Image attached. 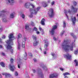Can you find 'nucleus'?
Here are the masks:
<instances>
[{
  "label": "nucleus",
  "instance_id": "obj_2",
  "mask_svg": "<svg viewBox=\"0 0 78 78\" xmlns=\"http://www.w3.org/2000/svg\"><path fill=\"white\" fill-rule=\"evenodd\" d=\"M13 34H10L9 35L8 37L9 38V40H7L6 42L7 44L8 45L6 46L7 49H11L12 48V47L11 45H13L12 43V41L14 40V39H16V38L13 36Z\"/></svg>",
  "mask_w": 78,
  "mask_h": 78
},
{
  "label": "nucleus",
  "instance_id": "obj_9",
  "mask_svg": "<svg viewBox=\"0 0 78 78\" xmlns=\"http://www.w3.org/2000/svg\"><path fill=\"white\" fill-rule=\"evenodd\" d=\"M56 28H57V26L56 25H54L52 27V30L51 32L52 34H53V33H54V32L55 31V30H56Z\"/></svg>",
  "mask_w": 78,
  "mask_h": 78
},
{
  "label": "nucleus",
  "instance_id": "obj_23",
  "mask_svg": "<svg viewBox=\"0 0 78 78\" xmlns=\"http://www.w3.org/2000/svg\"><path fill=\"white\" fill-rule=\"evenodd\" d=\"M0 65L2 66V67H5V63H4L2 62L0 63Z\"/></svg>",
  "mask_w": 78,
  "mask_h": 78
},
{
  "label": "nucleus",
  "instance_id": "obj_63",
  "mask_svg": "<svg viewBox=\"0 0 78 78\" xmlns=\"http://www.w3.org/2000/svg\"><path fill=\"white\" fill-rule=\"evenodd\" d=\"M48 3H49V1H48Z\"/></svg>",
  "mask_w": 78,
  "mask_h": 78
},
{
  "label": "nucleus",
  "instance_id": "obj_55",
  "mask_svg": "<svg viewBox=\"0 0 78 78\" xmlns=\"http://www.w3.org/2000/svg\"><path fill=\"white\" fill-rule=\"evenodd\" d=\"M33 60H34V62H36V59L34 58V59H33Z\"/></svg>",
  "mask_w": 78,
  "mask_h": 78
},
{
  "label": "nucleus",
  "instance_id": "obj_18",
  "mask_svg": "<svg viewBox=\"0 0 78 78\" xmlns=\"http://www.w3.org/2000/svg\"><path fill=\"white\" fill-rule=\"evenodd\" d=\"M45 19H43L41 21L40 23L42 25H45Z\"/></svg>",
  "mask_w": 78,
  "mask_h": 78
},
{
  "label": "nucleus",
  "instance_id": "obj_44",
  "mask_svg": "<svg viewBox=\"0 0 78 78\" xmlns=\"http://www.w3.org/2000/svg\"><path fill=\"white\" fill-rule=\"evenodd\" d=\"M41 31V34H44V30H42Z\"/></svg>",
  "mask_w": 78,
  "mask_h": 78
},
{
  "label": "nucleus",
  "instance_id": "obj_33",
  "mask_svg": "<svg viewBox=\"0 0 78 78\" xmlns=\"http://www.w3.org/2000/svg\"><path fill=\"white\" fill-rule=\"evenodd\" d=\"M44 47L46 50H47V45L45 44L44 46Z\"/></svg>",
  "mask_w": 78,
  "mask_h": 78
},
{
  "label": "nucleus",
  "instance_id": "obj_46",
  "mask_svg": "<svg viewBox=\"0 0 78 78\" xmlns=\"http://www.w3.org/2000/svg\"><path fill=\"white\" fill-rule=\"evenodd\" d=\"M2 37V39H5V36L3 35Z\"/></svg>",
  "mask_w": 78,
  "mask_h": 78
},
{
  "label": "nucleus",
  "instance_id": "obj_51",
  "mask_svg": "<svg viewBox=\"0 0 78 78\" xmlns=\"http://www.w3.org/2000/svg\"><path fill=\"white\" fill-rule=\"evenodd\" d=\"M20 64H18V68H20Z\"/></svg>",
  "mask_w": 78,
  "mask_h": 78
},
{
  "label": "nucleus",
  "instance_id": "obj_60",
  "mask_svg": "<svg viewBox=\"0 0 78 78\" xmlns=\"http://www.w3.org/2000/svg\"><path fill=\"white\" fill-rule=\"evenodd\" d=\"M40 49L41 51H42V49L41 48H40Z\"/></svg>",
  "mask_w": 78,
  "mask_h": 78
},
{
  "label": "nucleus",
  "instance_id": "obj_24",
  "mask_svg": "<svg viewBox=\"0 0 78 78\" xmlns=\"http://www.w3.org/2000/svg\"><path fill=\"white\" fill-rule=\"evenodd\" d=\"M8 20H7V19L6 18H4L3 19V22H7Z\"/></svg>",
  "mask_w": 78,
  "mask_h": 78
},
{
  "label": "nucleus",
  "instance_id": "obj_1",
  "mask_svg": "<svg viewBox=\"0 0 78 78\" xmlns=\"http://www.w3.org/2000/svg\"><path fill=\"white\" fill-rule=\"evenodd\" d=\"M62 47L64 50L66 52H68L69 51H72L73 47H75V44L74 43L70 44L67 43V41L64 40L62 44Z\"/></svg>",
  "mask_w": 78,
  "mask_h": 78
},
{
  "label": "nucleus",
  "instance_id": "obj_30",
  "mask_svg": "<svg viewBox=\"0 0 78 78\" xmlns=\"http://www.w3.org/2000/svg\"><path fill=\"white\" fill-rule=\"evenodd\" d=\"M32 37L33 38V39H34V40H35V41H36V38L37 37H36V36H32Z\"/></svg>",
  "mask_w": 78,
  "mask_h": 78
},
{
  "label": "nucleus",
  "instance_id": "obj_5",
  "mask_svg": "<svg viewBox=\"0 0 78 78\" xmlns=\"http://www.w3.org/2000/svg\"><path fill=\"white\" fill-rule=\"evenodd\" d=\"M30 5L32 8H34L35 7L34 5L32 4H31L30 2H28L26 3L24 5V6L26 8H30Z\"/></svg>",
  "mask_w": 78,
  "mask_h": 78
},
{
  "label": "nucleus",
  "instance_id": "obj_7",
  "mask_svg": "<svg viewBox=\"0 0 78 78\" xmlns=\"http://www.w3.org/2000/svg\"><path fill=\"white\" fill-rule=\"evenodd\" d=\"M14 0H8L7 1V4L8 5H14Z\"/></svg>",
  "mask_w": 78,
  "mask_h": 78
},
{
  "label": "nucleus",
  "instance_id": "obj_50",
  "mask_svg": "<svg viewBox=\"0 0 78 78\" xmlns=\"http://www.w3.org/2000/svg\"><path fill=\"white\" fill-rule=\"evenodd\" d=\"M51 55L52 56H55V54H54V53H51Z\"/></svg>",
  "mask_w": 78,
  "mask_h": 78
},
{
  "label": "nucleus",
  "instance_id": "obj_47",
  "mask_svg": "<svg viewBox=\"0 0 78 78\" xmlns=\"http://www.w3.org/2000/svg\"><path fill=\"white\" fill-rule=\"evenodd\" d=\"M39 29L41 31H42V30H43L42 29V28H41V27H39Z\"/></svg>",
  "mask_w": 78,
  "mask_h": 78
},
{
  "label": "nucleus",
  "instance_id": "obj_14",
  "mask_svg": "<svg viewBox=\"0 0 78 78\" xmlns=\"http://www.w3.org/2000/svg\"><path fill=\"white\" fill-rule=\"evenodd\" d=\"M64 56L67 58L68 60H70L71 59V55H69V54H68L67 55H64Z\"/></svg>",
  "mask_w": 78,
  "mask_h": 78
},
{
  "label": "nucleus",
  "instance_id": "obj_32",
  "mask_svg": "<svg viewBox=\"0 0 78 78\" xmlns=\"http://www.w3.org/2000/svg\"><path fill=\"white\" fill-rule=\"evenodd\" d=\"M10 61L11 64H13V62H14V60L13 59L11 58V59H10Z\"/></svg>",
  "mask_w": 78,
  "mask_h": 78
},
{
  "label": "nucleus",
  "instance_id": "obj_57",
  "mask_svg": "<svg viewBox=\"0 0 78 78\" xmlns=\"http://www.w3.org/2000/svg\"><path fill=\"white\" fill-rule=\"evenodd\" d=\"M2 45H0V48H2Z\"/></svg>",
  "mask_w": 78,
  "mask_h": 78
},
{
  "label": "nucleus",
  "instance_id": "obj_13",
  "mask_svg": "<svg viewBox=\"0 0 78 78\" xmlns=\"http://www.w3.org/2000/svg\"><path fill=\"white\" fill-rule=\"evenodd\" d=\"M71 19L72 20V22L73 25H74L75 23V22H76V20L75 16H73L71 17Z\"/></svg>",
  "mask_w": 78,
  "mask_h": 78
},
{
  "label": "nucleus",
  "instance_id": "obj_31",
  "mask_svg": "<svg viewBox=\"0 0 78 78\" xmlns=\"http://www.w3.org/2000/svg\"><path fill=\"white\" fill-rule=\"evenodd\" d=\"M23 19H24L25 18V15L23 14H22L20 15Z\"/></svg>",
  "mask_w": 78,
  "mask_h": 78
},
{
  "label": "nucleus",
  "instance_id": "obj_48",
  "mask_svg": "<svg viewBox=\"0 0 78 78\" xmlns=\"http://www.w3.org/2000/svg\"><path fill=\"white\" fill-rule=\"evenodd\" d=\"M60 70H61L62 71H63V70H64V69L62 68H60Z\"/></svg>",
  "mask_w": 78,
  "mask_h": 78
},
{
  "label": "nucleus",
  "instance_id": "obj_34",
  "mask_svg": "<svg viewBox=\"0 0 78 78\" xmlns=\"http://www.w3.org/2000/svg\"><path fill=\"white\" fill-rule=\"evenodd\" d=\"M15 76H17L18 75V73L17 72H16L15 73Z\"/></svg>",
  "mask_w": 78,
  "mask_h": 78
},
{
  "label": "nucleus",
  "instance_id": "obj_56",
  "mask_svg": "<svg viewBox=\"0 0 78 78\" xmlns=\"http://www.w3.org/2000/svg\"><path fill=\"white\" fill-rule=\"evenodd\" d=\"M71 36H73V34L71 33Z\"/></svg>",
  "mask_w": 78,
  "mask_h": 78
},
{
  "label": "nucleus",
  "instance_id": "obj_61",
  "mask_svg": "<svg viewBox=\"0 0 78 78\" xmlns=\"http://www.w3.org/2000/svg\"><path fill=\"white\" fill-rule=\"evenodd\" d=\"M31 76H33V74H31Z\"/></svg>",
  "mask_w": 78,
  "mask_h": 78
},
{
  "label": "nucleus",
  "instance_id": "obj_42",
  "mask_svg": "<svg viewBox=\"0 0 78 78\" xmlns=\"http://www.w3.org/2000/svg\"><path fill=\"white\" fill-rule=\"evenodd\" d=\"M2 55H3V56H5V53L2 52Z\"/></svg>",
  "mask_w": 78,
  "mask_h": 78
},
{
  "label": "nucleus",
  "instance_id": "obj_64",
  "mask_svg": "<svg viewBox=\"0 0 78 78\" xmlns=\"http://www.w3.org/2000/svg\"><path fill=\"white\" fill-rule=\"evenodd\" d=\"M77 16H78V14L77 15Z\"/></svg>",
  "mask_w": 78,
  "mask_h": 78
},
{
  "label": "nucleus",
  "instance_id": "obj_53",
  "mask_svg": "<svg viewBox=\"0 0 78 78\" xmlns=\"http://www.w3.org/2000/svg\"><path fill=\"white\" fill-rule=\"evenodd\" d=\"M33 73H35L36 72V70L34 69H33Z\"/></svg>",
  "mask_w": 78,
  "mask_h": 78
},
{
  "label": "nucleus",
  "instance_id": "obj_3",
  "mask_svg": "<svg viewBox=\"0 0 78 78\" xmlns=\"http://www.w3.org/2000/svg\"><path fill=\"white\" fill-rule=\"evenodd\" d=\"M71 9H72L71 11H70V10H69L68 11V12L66 10H64V12L65 13L68 19V16H67V14H68V13H69V14H72V13H76V12H77V11H78V9H76L73 7V6H72L71 7Z\"/></svg>",
  "mask_w": 78,
  "mask_h": 78
},
{
  "label": "nucleus",
  "instance_id": "obj_41",
  "mask_svg": "<svg viewBox=\"0 0 78 78\" xmlns=\"http://www.w3.org/2000/svg\"><path fill=\"white\" fill-rule=\"evenodd\" d=\"M10 51H11V53H13V49H10Z\"/></svg>",
  "mask_w": 78,
  "mask_h": 78
},
{
  "label": "nucleus",
  "instance_id": "obj_40",
  "mask_svg": "<svg viewBox=\"0 0 78 78\" xmlns=\"http://www.w3.org/2000/svg\"><path fill=\"white\" fill-rule=\"evenodd\" d=\"M0 32H1L2 31V26H0Z\"/></svg>",
  "mask_w": 78,
  "mask_h": 78
},
{
  "label": "nucleus",
  "instance_id": "obj_15",
  "mask_svg": "<svg viewBox=\"0 0 78 78\" xmlns=\"http://www.w3.org/2000/svg\"><path fill=\"white\" fill-rule=\"evenodd\" d=\"M2 75H5V78H8V77L11 76V75L7 73H2Z\"/></svg>",
  "mask_w": 78,
  "mask_h": 78
},
{
  "label": "nucleus",
  "instance_id": "obj_38",
  "mask_svg": "<svg viewBox=\"0 0 78 78\" xmlns=\"http://www.w3.org/2000/svg\"><path fill=\"white\" fill-rule=\"evenodd\" d=\"M78 53V50H76V51H75L74 52V54L75 55H76Z\"/></svg>",
  "mask_w": 78,
  "mask_h": 78
},
{
  "label": "nucleus",
  "instance_id": "obj_8",
  "mask_svg": "<svg viewBox=\"0 0 78 78\" xmlns=\"http://www.w3.org/2000/svg\"><path fill=\"white\" fill-rule=\"evenodd\" d=\"M38 76H40V77H41V78H42V77L44 76V75H43V74H42V71H41V69H38Z\"/></svg>",
  "mask_w": 78,
  "mask_h": 78
},
{
  "label": "nucleus",
  "instance_id": "obj_36",
  "mask_svg": "<svg viewBox=\"0 0 78 78\" xmlns=\"http://www.w3.org/2000/svg\"><path fill=\"white\" fill-rule=\"evenodd\" d=\"M64 33V31H62L60 34V35L62 36V35Z\"/></svg>",
  "mask_w": 78,
  "mask_h": 78
},
{
  "label": "nucleus",
  "instance_id": "obj_20",
  "mask_svg": "<svg viewBox=\"0 0 78 78\" xmlns=\"http://www.w3.org/2000/svg\"><path fill=\"white\" fill-rule=\"evenodd\" d=\"M42 4L44 7H47L48 6V5L47 4V3L45 2H43Z\"/></svg>",
  "mask_w": 78,
  "mask_h": 78
},
{
  "label": "nucleus",
  "instance_id": "obj_21",
  "mask_svg": "<svg viewBox=\"0 0 78 78\" xmlns=\"http://www.w3.org/2000/svg\"><path fill=\"white\" fill-rule=\"evenodd\" d=\"M22 37V34H19L18 35V37H17V40H19L20 38H21Z\"/></svg>",
  "mask_w": 78,
  "mask_h": 78
},
{
  "label": "nucleus",
  "instance_id": "obj_29",
  "mask_svg": "<svg viewBox=\"0 0 78 78\" xmlns=\"http://www.w3.org/2000/svg\"><path fill=\"white\" fill-rule=\"evenodd\" d=\"M63 27L64 28H65L66 27V22L65 21H63Z\"/></svg>",
  "mask_w": 78,
  "mask_h": 78
},
{
  "label": "nucleus",
  "instance_id": "obj_39",
  "mask_svg": "<svg viewBox=\"0 0 78 78\" xmlns=\"http://www.w3.org/2000/svg\"><path fill=\"white\" fill-rule=\"evenodd\" d=\"M31 25H32V26H34V23L33 22H31Z\"/></svg>",
  "mask_w": 78,
  "mask_h": 78
},
{
  "label": "nucleus",
  "instance_id": "obj_49",
  "mask_svg": "<svg viewBox=\"0 0 78 78\" xmlns=\"http://www.w3.org/2000/svg\"><path fill=\"white\" fill-rule=\"evenodd\" d=\"M36 33L37 34H39V33H40L39 32V31H37Z\"/></svg>",
  "mask_w": 78,
  "mask_h": 78
},
{
  "label": "nucleus",
  "instance_id": "obj_28",
  "mask_svg": "<svg viewBox=\"0 0 78 78\" xmlns=\"http://www.w3.org/2000/svg\"><path fill=\"white\" fill-rule=\"evenodd\" d=\"M20 44H18V50H20Z\"/></svg>",
  "mask_w": 78,
  "mask_h": 78
},
{
  "label": "nucleus",
  "instance_id": "obj_10",
  "mask_svg": "<svg viewBox=\"0 0 78 78\" xmlns=\"http://www.w3.org/2000/svg\"><path fill=\"white\" fill-rule=\"evenodd\" d=\"M27 41V38L24 37L23 40V41L22 43V46L23 48H25V43L24 41Z\"/></svg>",
  "mask_w": 78,
  "mask_h": 78
},
{
  "label": "nucleus",
  "instance_id": "obj_43",
  "mask_svg": "<svg viewBox=\"0 0 78 78\" xmlns=\"http://www.w3.org/2000/svg\"><path fill=\"white\" fill-rule=\"evenodd\" d=\"M42 68L43 69H44V70L47 69V68L45 67V66H44L43 67H42Z\"/></svg>",
  "mask_w": 78,
  "mask_h": 78
},
{
  "label": "nucleus",
  "instance_id": "obj_17",
  "mask_svg": "<svg viewBox=\"0 0 78 78\" xmlns=\"http://www.w3.org/2000/svg\"><path fill=\"white\" fill-rule=\"evenodd\" d=\"M15 14V13L14 12H13L11 13L10 15V18L13 19L14 17V15Z\"/></svg>",
  "mask_w": 78,
  "mask_h": 78
},
{
  "label": "nucleus",
  "instance_id": "obj_45",
  "mask_svg": "<svg viewBox=\"0 0 78 78\" xmlns=\"http://www.w3.org/2000/svg\"><path fill=\"white\" fill-rule=\"evenodd\" d=\"M25 58H26V57H27V53L26 52H25Z\"/></svg>",
  "mask_w": 78,
  "mask_h": 78
},
{
  "label": "nucleus",
  "instance_id": "obj_11",
  "mask_svg": "<svg viewBox=\"0 0 78 78\" xmlns=\"http://www.w3.org/2000/svg\"><path fill=\"white\" fill-rule=\"evenodd\" d=\"M6 12V10L4 9L0 11V17H3L4 16V13Z\"/></svg>",
  "mask_w": 78,
  "mask_h": 78
},
{
  "label": "nucleus",
  "instance_id": "obj_27",
  "mask_svg": "<svg viewBox=\"0 0 78 78\" xmlns=\"http://www.w3.org/2000/svg\"><path fill=\"white\" fill-rule=\"evenodd\" d=\"M55 1H53L52 2H51V6H53V5H55Z\"/></svg>",
  "mask_w": 78,
  "mask_h": 78
},
{
  "label": "nucleus",
  "instance_id": "obj_54",
  "mask_svg": "<svg viewBox=\"0 0 78 78\" xmlns=\"http://www.w3.org/2000/svg\"><path fill=\"white\" fill-rule=\"evenodd\" d=\"M47 53V52H46V51H44V55H46Z\"/></svg>",
  "mask_w": 78,
  "mask_h": 78
},
{
  "label": "nucleus",
  "instance_id": "obj_22",
  "mask_svg": "<svg viewBox=\"0 0 78 78\" xmlns=\"http://www.w3.org/2000/svg\"><path fill=\"white\" fill-rule=\"evenodd\" d=\"M63 75L65 76V78H68L67 76L66 75H70V74L68 73H66L63 74Z\"/></svg>",
  "mask_w": 78,
  "mask_h": 78
},
{
  "label": "nucleus",
  "instance_id": "obj_35",
  "mask_svg": "<svg viewBox=\"0 0 78 78\" xmlns=\"http://www.w3.org/2000/svg\"><path fill=\"white\" fill-rule=\"evenodd\" d=\"M28 55L30 57H32V56H33V55H32V54L31 53H29Z\"/></svg>",
  "mask_w": 78,
  "mask_h": 78
},
{
  "label": "nucleus",
  "instance_id": "obj_25",
  "mask_svg": "<svg viewBox=\"0 0 78 78\" xmlns=\"http://www.w3.org/2000/svg\"><path fill=\"white\" fill-rule=\"evenodd\" d=\"M74 62L76 63V66H77L78 65V61H76V60H75L74 61Z\"/></svg>",
  "mask_w": 78,
  "mask_h": 78
},
{
  "label": "nucleus",
  "instance_id": "obj_37",
  "mask_svg": "<svg viewBox=\"0 0 78 78\" xmlns=\"http://www.w3.org/2000/svg\"><path fill=\"white\" fill-rule=\"evenodd\" d=\"M34 31H37V28L36 27H34Z\"/></svg>",
  "mask_w": 78,
  "mask_h": 78
},
{
  "label": "nucleus",
  "instance_id": "obj_4",
  "mask_svg": "<svg viewBox=\"0 0 78 78\" xmlns=\"http://www.w3.org/2000/svg\"><path fill=\"white\" fill-rule=\"evenodd\" d=\"M39 9H40V8L39 7L35 8L34 10L33 9H30V11L31 12L30 14L31 15L30 16V17H33V15H32L33 14H37V11H38Z\"/></svg>",
  "mask_w": 78,
  "mask_h": 78
},
{
  "label": "nucleus",
  "instance_id": "obj_58",
  "mask_svg": "<svg viewBox=\"0 0 78 78\" xmlns=\"http://www.w3.org/2000/svg\"><path fill=\"white\" fill-rule=\"evenodd\" d=\"M53 39H54V40H55V41H56V38H55V37H54L53 38Z\"/></svg>",
  "mask_w": 78,
  "mask_h": 78
},
{
  "label": "nucleus",
  "instance_id": "obj_59",
  "mask_svg": "<svg viewBox=\"0 0 78 78\" xmlns=\"http://www.w3.org/2000/svg\"><path fill=\"white\" fill-rule=\"evenodd\" d=\"M2 39L0 38V42H2Z\"/></svg>",
  "mask_w": 78,
  "mask_h": 78
},
{
  "label": "nucleus",
  "instance_id": "obj_19",
  "mask_svg": "<svg viewBox=\"0 0 78 78\" xmlns=\"http://www.w3.org/2000/svg\"><path fill=\"white\" fill-rule=\"evenodd\" d=\"M38 44V42L37 41H35L33 43V45L34 46H36Z\"/></svg>",
  "mask_w": 78,
  "mask_h": 78
},
{
  "label": "nucleus",
  "instance_id": "obj_26",
  "mask_svg": "<svg viewBox=\"0 0 78 78\" xmlns=\"http://www.w3.org/2000/svg\"><path fill=\"white\" fill-rule=\"evenodd\" d=\"M25 28L26 30H28V29L29 28V26L28 25H27L25 26Z\"/></svg>",
  "mask_w": 78,
  "mask_h": 78
},
{
  "label": "nucleus",
  "instance_id": "obj_52",
  "mask_svg": "<svg viewBox=\"0 0 78 78\" xmlns=\"http://www.w3.org/2000/svg\"><path fill=\"white\" fill-rule=\"evenodd\" d=\"M73 4L74 5H76V2H73Z\"/></svg>",
  "mask_w": 78,
  "mask_h": 78
},
{
  "label": "nucleus",
  "instance_id": "obj_16",
  "mask_svg": "<svg viewBox=\"0 0 78 78\" xmlns=\"http://www.w3.org/2000/svg\"><path fill=\"white\" fill-rule=\"evenodd\" d=\"M10 70L11 71H14L16 69V66L14 65L10 66Z\"/></svg>",
  "mask_w": 78,
  "mask_h": 78
},
{
  "label": "nucleus",
  "instance_id": "obj_6",
  "mask_svg": "<svg viewBox=\"0 0 78 78\" xmlns=\"http://www.w3.org/2000/svg\"><path fill=\"white\" fill-rule=\"evenodd\" d=\"M54 10L53 9H50L49 10V16L51 17H53L54 16Z\"/></svg>",
  "mask_w": 78,
  "mask_h": 78
},
{
  "label": "nucleus",
  "instance_id": "obj_12",
  "mask_svg": "<svg viewBox=\"0 0 78 78\" xmlns=\"http://www.w3.org/2000/svg\"><path fill=\"white\" fill-rule=\"evenodd\" d=\"M58 76V74L57 73H55L50 75V78H53L54 77L56 78V77H57Z\"/></svg>",
  "mask_w": 78,
  "mask_h": 78
},
{
  "label": "nucleus",
  "instance_id": "obj_62",
  "mask_svg": "<svg viewBox=\"0 0 78 78\" xmlns=\"http://www.w3.org/2000/svg\"><path fill=\"white\" fill-rule=\"evenodd\" d=\"M31 1H34V0H30Z\"/></svg>",
  "mask_w": 78,
  "mask_h": 78
}]
</instances>
